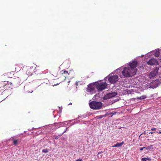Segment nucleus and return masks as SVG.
Masks as SVG:
<instances>
[{"label":"nucleus","mask_w":161,"mask_h":161,"mask_svg":"<svg viewBox=\"0 0 161 161\" xmlns=\"http://www.w3.org/2000/svg\"><path fill=\"white\" fill-rule=\"evenodd\" d=\"M150 53H147V55H146V56H149V54H150Z\"/></svg>","instance_id":"nucleus-29"},{"label":"nucleus","mask_w":161,"mask_h":161,"mask_svg":"<svg viewBox=\"0 0 161 161\" xmlns=\"http://www.w3.org/2000/svg\"><path fill=\"white\" fill-rule=\"evenodd\" d=\"M103 153V152H102V151H101V152H99L98 153L97 155L98 156V155H100V154L101 153Z\"/></svg>","instance_id":"nucleus-24"},{"label":"nucleus","mask_w":161,"mask_h":161,"mask_svg":"<svg viewBox=\"0 0 161 161\" xmlns=\"http://www.w3.org/2000/svg\"><path fill=\"white\" fill-rule=\"evenodd\" d=\"M146 159L148 161H151L152 160V159L150 158H146Z\"/></svg>","instance_id":"nucleus-20"},{"label":"nucleus","mask_w":161,"mask_h":161,"mask_svg":"<svg viewBox=\"0 0 161 161\" xmlns=\"http://www.w3.org/2000/svg\"><path fill=\"white\" fill-rule=\"evenodd\" d=\"M31 74H32L31 73V74H29V75H31Z\"/></svg>","instance_id":"nucleus-38"},{"label":"nucleus","mask_w":161,"mask_h":161,"mask_svg":"<svg viewBox=\"0 0 161 161\" xmlns=\"http://www.w3.org/2000/svg\"><path fill=\"white\" fill-rule=\"evenodd\" d=\"M154 132H149V134H153V133H154Z\"/></svg>","instance_id":"nucleus-32"},{"label":"nucleus","mask_w":161,"mask_h":161,"mask_svg":"<svg viewBox=\"0 0 161 161\" xmlns=\"http://www.w3.org/2000/svg\"><path fill=\"white\" fill-rule=\"evenodd\" d=\"M75 84L76 86H77L78 85V83L77 82H76Z\"/></svg>","instance_id":"nucleus-30"},{"label":"nucleus","mask_w":161,"mask_h":161,"mask_svg":"<svg viewBox=\"0 0 161 161\" xmlns=\"http://www.w3.org/2000/svg\"><path fill=\"white\" fill-rule=\"evenodd\" d=\"M72 104V103H70L68 105H71Z\"/></svg>","instance_id":"nucleus-34"},{"label":"nucleus","mask_w":161,"mask_h":161,"mask_svg":"<svg viewBox=\"0 0 161 161\" xmlns=\"http://www.w3.org/2000/svg\"><path fill=\"white\" fill-rule=\"evenodd\" d=\"M28 71H27L26 72V74L28 75Z\"/></svg>","instance_id":"nucleus-33"},{"label":"nucleus","mask_w":161,"mask_h":161,"mask_svg":"<svg viewBox=\"0 0 161 161\" xmlns=\"http://www.w3.org/2000/svg\"><path fill=\"white\" fill-rule=\"evenodd\" d=\"M58 136H55V139H58Z\"/></svg>","instance_id":"nucleus-28"},{"label":"nucleus","mask_w":161,"mask_h":161,"mask_svg":"<svg viewBox=\"0 0 161 161\" xmlns=\"http://www.w3.org/2000/svg\"><path fill=\"white\" fill-rule=\"evenodd\" d=\"M105 117V115H100L99 116V119H101L103 117Z\"/></svg>","instance_id":"nucleus-18"},{"label":"nucleus","mask_w":161,"mask_h":161,"mask_svg":"<svg viewBox=\"0 0 161 161\" xmlns=\"http://www.w3.org/2000/svg\"><path fill=\"white\" fill-rule=\"evenodd\" d=\"M68 130V128H67L64 131V132L61 134L60 135V136L62 135L67 130Z\"/></svg>","instance_id":"nucleus-19"},{"label":"nucleus","mask_w":161,"mask_h":161,"mask_svg":"<svg viewBox=\"0 0 161 161\" xmlns=\"http://www.w3.org/2000/svg\"><path fill=\"white\" fill-rule=\"evenodd\" d=\"M147 98V96L146 95H142L141 97H136V99L139 100H142L144 99Z\"/></svg>","instance_id":"nucleus-14"},{"label":"nucleus","mask_w":161,"mask_h":161,"mask_svg":"<svg viewBox=\"0 0 161 161\" xmlns=\"http://www.w3.org/2000/svg\"><path fill=\"white\" fill-rule=\"evenodd\" d=\"M95 87L99 91H102L105 89L107 86V84L105 81H101L93 83Z\"/></svg>","instance_id":"nucleus-2"},{"label":"nucleus","mask_w":161,"mask_h":161,"mask_svg":"<svg viewBox=\"0 0 161 161\" xmlns=\"http://www.w3.org/2000/svg\"><path fill=\"white\" fill-rule=\"evenodd\" d=\"M55 124L58 125V123H55Z\"/></svg>","instance_id":"nucleus-36"},{"label":"nucleus","mask_w":161,"mask_h":161,"mask_svg":"<svg viewBox=\"0 0 161 161\" xmlns=\"http://www.w3.org/2000/svg\"><path fill=\"white\" fill-rule=\"evenodd\" d=\"M124 144V142H122L121 143H117L115 145L112 146V147H119L122 146Z\"/></svg>","instance_id":"nucleus-13"},{"label":"nucleus","mask_w":161,"mask_h":161,"mask_svg":"<svg viewBox=\"0 0 161 161\" xmlns=\"http://www.w3.org/2000/svg\"><path fill=\"white\" fill-rule=\"evenodd\" d=\"M76 123H77V122H75V121L74 122V123H71V125L69 126H70L71 125H73L74 124H76Z\"/></svg>","instance_id":"nucleus-22"},{"label":"nucleus","mask_w":161,"mask_h":161,"mask_svg":"<svg viewBox=\"0 0 161 161\" xmlns=\"http://www.w3.org/2000/svg\"><path fill=\"white\" fill-rule=\"evenodd\" d=\"M59 123L60 124V125L58 128L60 127H66V126L68 124V121H65L63 122H60Z\"/></svg>","instance_id":"nucleus-12"},{"label":"nucleus","mask_w":161,"mask_h":161,"mask_svg":"<svg viewBox=\"0 0 161 161\" xmlns=\"http://www.w3.org/2000/svg\"><path fill=\"white\" fill-rule=\"evenodd\" d=\"M87 117V115H86V114H85V115L83 114L82 115H79L78 117V118H76L74 119L69 120V121L70 122L74 120H77V119L79 118H81L82 119H83L84 118L86 117Z\"/></svg>","instance_id":"nucleus-11"},{"label":"nucleus","mask_w":161,"mask_h":161,"mask_svg":"<svg viewBox=\"0 0 161 161\" xmlns=\"http://www.w3.org/2000/svg\"><path fill=\"white\" fill-rule=\"evenodd\" d=\"M115 113H115V114H113V115H114V114H115Z\"/></svg>","instance_id":"nucleus-35"},{"label":"nucleus","mask_w":161,"mask_h":161,"mask_svg":"<svg viewBox=\"0 0 161 161\" xmlns=\"http://www.w3.org/2000/svg\"><path fill=\"white\" fill-rule=\"evenodd\" d=\"M121 68H119L117 69L115 71L112 73L108 76V80L110 83L114 84L116 83L118 80V76L116 75H114V73L118 70H119Z\"/></svg>","instance_id":"nucleus-3"},{"label":"nucleus","mask_w":161,"mask_h":161,"mask_svg":"<svg viewBox=\"0 0 161 161\" xmlns=\"http://www.w3.org/2000/svg\"><path fill=\"white\" fill-rule=\"evenodd\" d=\"M160 50L159 49H157L153 51H152V52L154 53V55L156 57H158L159 56L160 53L159 51Z\"/></svg>","instance_id":"nucleus-10"},{"label":"nucleus","mask_w":161,"mask_h":161,"mask_svg":"<svg viewBox=\"0 0 161 161\" xmlns=\"http://www.w3.org/2000/svg\"><path fill=\"white\" fill-rule=\"evenodd\" d=\"M158 67H156L153 71H152L148 75V77L150 78L154 77L157 75L158 73Z\"/></svg>","instance_id":"nucleus-6"},{"label":"nucleus","mask_w":161,"mask_h":161,"mask_svg":"<svg viewBox=\"0 0 161 161\" xmlns=\"http://www.w3.org/2000/svg\"><path fill=\"white\" fill-rule=\"evenodd\" d=\"M42 152L44 153H47L48 152V150L47 149H43L42 150Z\"/></svg>","instance_id":"nucleus-17"},{"label":"nucleus","mask_w":161,"mask_h":161,"mask_svg":"<svg viewBox=\"0 0 161 161\" xmlns=\"http://www.w3.org/2000/svg\"><path fill=\"white\" fill-rule=\"evenodd\" d=\"M75 161H83L82 159H79L76 160Z\"/></svg>","instance_id":"nucleus-26"},{"label":"nucleus","mask_w":161,"mask_h":161,"mask_svg":"<svg viewBox=\"0 0 161 161\" xmlns=\"http://www.w3.org/2000/svg\"><path fill=\"white\" fill-rule=\"evenodd\" d=\"M142 161H147L146 158H143L142 159Z\"/></svg>","instance_id":"nucleus-23"},{"label":"nucleus","mask_w":161,"mask_h":161,"mask_svg":"<svg viewBox=\"0 0 161 161\" xmlns=\"http://www.w3.org/2000/svg\"><path fill=\"white\" fill-rule=\"evenodd\" d=\"M64 72L65 74V73H68V72L67 71H65V70H64Z\"/></svg>","instance_id":"nucleus-27"},{"label":"nucleus","mask_w":161,"mask_h":161,"mask_svg":"<svg viewBox=\"0 0 161 161\" xmlns=\"http://www.w3.org/2000/svg\"><path fill=\"white\" fill-rule=\"evenodd\" d=\"M103 153V152H102V151H101V152H99L98 153L97 155L98 156V155H100V154L101 153Z\"/></svg>","instance_id":"nucleus-25"},{"label":"nucleus","mask_w":161,"mask_h":161,"mask_svg":"<svg viewBox=\"0 0 161 161\" xmlns=\"http://www.w3.org/2000/svg\"><path fill=\"white\" fill-rule=\"evenodd\" d=\"M13 143L14 145H17L18 144L17 140H14L13 141Z\"/></svg>","instance_id":"nucleus-16"},{"label":"nucleus","mask_w":161,"mask_h":161,"mask_svg":"<svg viewBox=\"0 0 161 161\" xmlns=\"http://www.w3.org/2000/svg\"><path fill=\"white\" fill-rule=\"evenodd\" d=\"M80 122V120H78L77 122H77V123H79Z\"/></svg>","instance_id":"nucleus-31"},{"label":"nucleus","mask_w":161,"mask_h":161,"mask_svg":"<svg viewBox=\"0 0 161 161\" xmlns=\"http://www.w3.org/2000/svg\"><path fill=\"white\" fill-rule=\"evenodd\" d=\"M95 86L93 83L89 84L87 87V91L88 92H92L95 91Z\"/></svg>","instance_id":"nucleus-8"},{"label":"nucleus","mask_w":161,"mask_h":161,"mask_svg":"<svg viewBox=\"0 0 161 161\" xmlns=\"http://www.w3.org/2000/svg\"><path fill=\"white\" fill-rule=\"evenodd\" d=\"M117 93L115 92H113L111 93L108 94L105 97L107 98H111L117 95Z\"/></svg>","instance_id":"nucleus-9"},{"label":"nucleus","mask_w":161,"mask_h":161,"mask_svg":"<svg viewBox=\"0 0 161 161\" xmlns=\"http://www.w3.org/2000/svg\"><path fill=\"white\" fill-rule=\"evenodd\" d=\"M89 106L91 109L98 110L102 108V103L101 102L92 101L89 103Z\"/></svg>","instance_id":"nucleus-4"},{"label":"nucleus","mask_w":161,"mask_h":161,"mask_svg":"<svg viewBox=\"0 0 161 161\" xmlns=\"http://www.w3.org/2000/svg\"><path fill=\"white\" fill-rule=\"evenodd\" d=\"M158 80H155L150 83L147 84V86L149 88L154 89L158 86Z\"/></svg>","instance_id":"nucleus-5"},{"label":"nucleus","mask_w":161,"mask_h":161,"mask_svg":"<svg viewBox=\"0 0 161 161\" xmlns=\"http://www.w3.org/2000/svg\"><path fill=\"white\" fill-rule=\"evenodd\" d=\"M147 64L149 65L158 64V61L155 59H151L147 62Z\"/></svg>","instance_id":"nucleus-7"},{"label":"nucleus","mask_w":161,"mask_h":161,"mask_svg":"<svg viewBox=\"0 0 161 161\" xmlns=\"http://www.w3.org/2000/svg\"><path fill=\"white\" fill-rule=\"evenodd\" d=\"M137 65L136 61H132L130 62L129 64L125 65L122 72V74H120V77L132 76L135 75L137 70Z\"/></svg>","instance_id":"nucleus-1"},{"label":"nucleus","mask_w":161,"mask_h":161,"mask_svg":"<svg viewBox=\"0 0 161 161\" xmlns=\"http://www.w3.org/2000/svg\"><path fill=\"white\" fill-rule=\"evenodd\" d=\"M151 148L148 147H141L140 148V151H142L144 149H150Z\"/></svg>","instance_id":"nucleus-15"},{"label":"nucleus","mask_w":161,"mask_h":161,"mask_svg":"<svg viewBox=\"0 0 161 161\" xmlns=\"http://www.w3.org/2000/svg\"><path fill=\"white\" fill-rule=\"evenodd\" d=\"M159 133H160V134H161V132H159Z\"/></svg>","instance_id":"nucleus-37"},{"label":"nucleus","mask_w":161,"mask_h":161,"mask_svg":"<svg viewBox=\"0 0 161 161\" xmlns=\"http://www.w3.org/2000/svg\"><path fill=\"white\" fill-rule=\"evenodd\" d=\"M156 129L155 128H152L151 129V130L152 131H155L156 130Z\"/></svg>","instance_id":"nucleus-21"}]
</instances>
